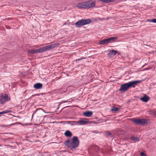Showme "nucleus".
I'll return each instance as SVG.
<instances>
[{
	"instance_id": "11",
	"label": "nucleus",
	"mask_w": 156,
	"mask_h": 156,
	"mask_svg": "<svg viewBox=\"0 0 156 156\" xmlns=\"http://www.w3.org/2000/svg\"><path fill=\"white\" fill-rule=\"evenodd\" d=\"M75 26L78 27H80L84 25L83 21L82 20V19L81 20H79L77 21L76 23H75Z\"/></svg>"
},
{
	"instance_id": "16",
	"label": "nucleus",
	"mask_w": 156,
	"mask_h": 156,
	"mask_svg": "<svg viewBox=\"0 0 156 156\" xmlns=\"http://www.w3.org/2000/svg\"><path fill=\"white\" fill-rule=\"evenodd\" d=\"M82 20L83 21V23L84 25L88 24L91 23V21L89 19H82Z\"/></svg>"
},
{
	"instance_id": "27",
	"label": "nucleus",
	"mask_w": 156,
	"mask_h": 156,
	"mask_svg": "<svg viewBox=\"0 0 156 156\" xmlns=\"http://www.w3.org/2000/svg\"><path fill=\"white\" fill-rule=\"evenodd\" d=\"M97 20H103L104 19H101V18H99V17H98L97 18Z\"/></svg>"
},
{
	"instance_id": "31",
	"label": "nucleus",
	"mask_w": 156,
	"mask_h": 156,
	"mask_svg": "<svg viewBox=\"0 0 156 156\" xmlns=\"http://www.w3.org/2000/svg\"><path fill=\"white\" fill-rule=\"evenodd\" d=\"M67 122L68 124H70V121H67Z\"/></svg>"
},
{
	"instance_id": "3",
	"label": "nucleus",
	"mask_w": 156,
	"mask_h": 156,
	"mask_svg": "<svg viewBox=\"0 0 156 156\" xmlns=\"http://www.w3.org/2000/svg\"><path fill=\"white\" fill-rule=\"evenodd\" d=\"M95 5V2L92 1H89L78 4L77 7L78 8L87 9L94 7Z\"/></svg>"
},
{
	"instance_id": "2",
	"label": "nucleus",
	"mask_w": 156,
	"mask_h": 156,
	"mask_svg": "<svg viewBox=\"0 0 156 156\" xmlns=\"http://www.w3.org/2000/svg\"><path fill=\"white\" fill-rule=\"evenodd\" d=\"M80 141L78 137L76 136H73L72 139V142H70L69 139H68L64 142V144L70 148L71 149H74L78 147Z\"/></svg>"
},
{
	"instance_id": "15",
	"label": "nucleus",
	"mask_w": 156,
	"mask_h": 156,
	"mask_svg": "<svg viewBox=\"0 0 156 156\" xmlns=\"http://www.w3.org/2000/svg\"><path fill=\"white\" fill-rule=\"evenodd\" d=\"M42 84L40 83H37L35 84L34 86V87L36 89H38L42 88Z\"/></svg>"
},
{
	"instance_id": "13",
	"label": "nucleus",
	"mask_w": 156,
	"mask_h": 156,
	"mask_svg": "<svg viewBox=\"0 0 156 156\" xmlns=\"http://www.w3.org/2000/svg\"><path fill=\"white\" fill-rule=\"evenodd\" d=\"M149 97L147 95L145 94L144 95L143 97H141L140 98V100L142 101H143L147 102L149 100Z\"/></svg>"
},
{
	"instance_id": "8",
	"label": "nucleus",
	"mask_w": 156,
	"mask_h": 156,
	"mask_svg": "<svg viewBox=\"0 0 156 156\" xmlns=\"http://www.w3.org/2000/svg\"><path fill=\"white\" fill-rule=\"evenodd\" d=\"M129 88V86L127 83H124L121 85L119 90L121 91L125 92Z\"/></svg>"
},
{
	"instance_id": "1",
	"label": "nucleus",
	"mask_w": 156,
	"mask_h": 156,
	"mask_svg": "<svg viewBox=\"0 0 156 156\" xmlns=\"http://www.w3.org/2000/svg\"><path fill=\"white\" fill-rule=\"evenodd\" d=\"M59 45L58 43L52 44L49 45H47L44 47L38 49H31L27 51L28 53L32 54H35L40 53L46 51L47 50H49L57 47Z\"/></svg>"
},
{
	"instance_id": "6",
	"label": "nucleus",
	"mask_w": 156,
	"mask_h": 156,
	"mask_svg": "<svg viewBox=\"0 0 156 156\" xmlns=\"http://www.w3.org/2000/svg\"><path fill=\"white\" fill-rule=\"evenodd\" d=\"M7 94L2 93L0 98V103L2 104H4L5 101H8L10 100Z\"/></svg>"
},
{
	"instance_id": "23",
	"label": "nucleus",
	"mask_w": 156,
	"mask_h": 156,
	"mask_svg": "<svg viewBox=\"0 0 156 156\" xmlns=\"http://www.w3.org/2000/svg\"><path fill=\"white\" fill-rule=\"evenodd\" d=\"M105 133L107 136H109L111 135V133L109 131H106L105 132Z\"/></svg>"
},
{
	"instance_id": "20",
	"label": "nucleus",
	"mask_w": 156,
	"mask_h": 156,
	"mask_svg": "<svg viewBox=\"0 0 156 156\" xmlns=\"http://www.w3.org/2000/svg\"><path fill=\"white\" fill-rule=\"evenodd\" d=\"M103 2L108 3L113 2L114 0H99Z\"/></svg>"
},
{
	"instance_id": "28",
	"label": "nucleus",
	"mask_w": 156,
	"mask_h": 156,
	"mask_svg": "<svg viewBox=\"0 0 156 156\" xmlns=\"http://www.w3.org/2000/svg\"><path fill=\"white\" fill-rule=\"evenodd\" d=\"M85 58H81L80 59H78L77 60H76V61H79V60H82L83 59H85Z\"/></svg>"
},
{
	"instance_id": "7",
	"label": "nucleus",
	"mask_w": 156,
	"mask_h": 156,
	"mask_svg": "<svg viewBox=\"0 0 156 156\" xmlns=\"http://www.w3.org/2000/svg\"><path fill=\"white\" fill-rule=\"evenodd\" d=\"M141 80H136L129 82L127 83L129 88L130 87H134L137 85V84L141 82Z\"/></svg>"
},
{
	"instance_id": "4",
	"label": "nucleus",
	"mask_w": 156,
	"mask_h": 156,
	"mask_svg": "<svg viewBox=\"0 0 156 156\" xmlns=\"http://www.w3.org/2000/svg\"><path fill=\"white\" fill-rule=\"evenodd\" d=\"M117 38V37H111L108 38L104 39L98 42L99 45H104L111 42L112 41H113L115 39H116Z\"/></svg>"
},
{
	"instance_id": "22",
	"label": "nucleus",
	"mask_w": 156,
	"mask_h": 156,
	"mask_svg": "<svg viewBox=\"0 0 156 156\" xmlns=\"http://www.w3.org/2000/svg\"><path fill=\"white\" fill-rule=\"evenodd\" d=\"M71 122L73 123L72 125H79V121H71Z\"/></svg>"
},
{
	"instance_id": "14",
	"label": "nucleus",
	"mask_w": 156,
	"mask_h": 156,
	"mask_svg": "<svg viewBox=\"0 0 156 156\" xmlns=\"http://www.w3.org/2000/svg\"><path fill=\"white\" fill-rule=\"evenodd\" d=\"M93 114V112L91 111H88L83 112V115L85 117H90Z\"/></svg>"
},
{
	"instance_id": "18",
	"label": "nucleus",
	"mask_w": 156,
	"mask_h": 156,
	"mask_svg": "<svg viewBox=\"0 0 156 156\" xmlns=\"http://www.w3.org/2000/svg\"><path fill=\"white\" fill-rule=\"evenodd\" d=\"M119 110V108L116 107H113L111 110L112 112H116Z\"/></svg>"
},
{
	"instance_id": "26",
	"label": "nucleus",
	"mask_w": 156,
	"mask_h": 156,
	"mask_svg": "<svg viewBox=\"0 0 156 156\" xmlns=\"http://www.w3.org/2000/svg\"><path fill=\"white\" fill-rule=\"evenodd\" d=\"M153 22L156 23V19H152Z\"/></svg>"
},
{
	"instance_id": "17",
	"label": "nucleus",
	"mask_w": 156,
	"mask_h": 156,
	"mask_svg": "<svg viewBox=\"0 0 156 156\" xmlns=\"http://www.w3.org/2000/svg\"><path fill=\"white\" fill-rule=\"evenodd\" d=\"M65 135L67 137H70L72 135V133L69 130H67L64 133Z\"/></svg>"
},
{
	"instance_id": "12",
	"label": "nucleus",
	"mask_w": 156,
	"mask_h": 156,
	"mask_svg": "<svg viewBox=\"0 0 156 156\" xmlns=\"http://www.w3.org/2000/svg\"><path fill=\"white\" fill-rule=\"evenodd\" d=\"M79 125H83L87 124L89 122V121L87 119H81L79 121Z\"/></svg>"
},
{
	"instance_id": "29",
	"label": "nucleus",
	"mask_w": 156,
	"mask_h": 156,
	"mask_svg": "<svg viewBox=\"0 0 156 156\" xmlns=\"http://www.w3.org/2000/svg\"><path fill=\"white\" fill-rule=\"evenodd\" d=\"M96 148L97 149L98 151H99V148L98 146H96Z\"/></svg>"
},
{
	"instance_id": "10",
	"label": "nucleus",
	"mask_w": 156,
	"mask_h": 156,
	"mask_svg": "<svg viewBox=\"0 0 156 156\" xmlns=\"http://www.w3.org/2000/svg\"><path fill=\"white\" fill-rule=\"evenodd\" d=\"M117 53V51L114 50L109 51L108 54V56L110 58H113Z\"/></svg>"
},
{
	"instance_id": "30",
	"label": "nucleus",
	"mask_w": 156,
	"mask_h": 156,
	"mask_svg": "<svg viewBox=\"0 0 156 156\" xmlns=\"http://www.w3.org/2000/svg\"><path fill=\"white\" fill-rule=\"evenodd\" d=\"M15 124H15V123L12 124H11L10 125H9V126H12V125H15Z\"/></svg>"
},
{
	"instance_id": "9",
	"label": "nucleus",
	"mask_w": 156,
	"mask_h": 156,
	"mask_svg": "<svg viewBox=\"0 0 156 156\" xmlns=\"http://www.w3.org/2000/svg\"><path fill=\"white\" fill-rule=\"evenodd\" d=\"M43 111H44L41 108H39L36 110L33 113L32 115V117L34 114H36V115L37 117L41 115Z\"/></svg>"
},
{
	"instance_id": "32",
	"label": "nucleus",
	"mask_w": 156,
	"mask_h": 156,
	"mask_svg": "<svg viewBox=\"0 0 156 156\" xmlns=\"http://www.w3.org/2000/svg\"><path fill=\"white\" fill-rule=\"evenodd\" d=\"M39 94H37V95H39Z\"/></svg>"
},
{
	"instance_id": "19",
	"label": "nucleus",
	"mask_w": 156,
	"mask_h": 156,
	"mask_svg": "<svg viewBox=\"0 0 156 156\" xmlns=\"http://www.w3.org/2000/svg\"><path fill=\"white\" fill-rule=\"evenodd\" d=\"M130 139L135 142H137L139 141V138L137 137L132 136L130 137Z\"/></svg>"
},
{
	"instance_id": "21",
	"label": "nucleus",
	"mask_w": 156,
	"mask_h": 156,
	"mask_svg": "<svg viewBox=\"0 0 156 156\" xmlns=\"http://www.w3.org/2000/svg\"><path fill=\"white\" fill-rule=\"evenodd\" d=\"M71 101H72V100H71L70 99H68L66 101H62V102H60V104H62V103H63L71 102Z\"/></svg>"
},
{
	"instance_id": "5",
	"label": "nucleus",
	"mask_w": 156,
	"mask_h": 156,
	"mask_svg": "<svg viewBox=\"0 0 156 156\" xmlns=\"http://www.w3.org/2000/svg\"><path fill=\"white\" fill-rule=\"evenodd\" d=\"M133 121L135 123L139 125H145L148 124L147 120L145 119H133Z\"/></svg>"
},
{
	"instance_id": "25",
	"label": "nucleus",
	"mask_w": 156,
	"mask_h": 156,
	"mask_svg": "<svg viewBox=\"0 0 156 156\" xmlns=\"http://www.w3.org/2000/svg\"><path fill=\"white\" fill-rule=\"evenodd\" d=\"M146 22H153L152 19V20L147 19L146 20Z\"/></svg>"
},
{
	"instance_id": "24",
	"label": "nucleus",
	"mask_w": 156,
	"mask_h": 156,
	"mask_svg": "<svg viewBox=\"0 0 156 156\" xmlns=\"http://www.w3.org/2000/svg\"><path fill=\"white\" fill-rule=\"evenodd\" d=\"M141 156H146V154L145 153L143 152H141Z\"/></svg>"
}]
</instances>
